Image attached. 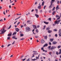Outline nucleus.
Segmentation results:
<instances>
[{
  "instance_id": "a878e982",
  "label": "nucleus",
  "mask_w": 61,
  "mask_h": 61,
  "mask_svg": "<svg viewBox=\"0 0 61 61\" xmlns=\"http://www.w3.org/2000/svg\"><path fill=\"white\" fill-rule=\"evenodd\" d=\"M37 59H32L31 60H32V61H35V60H36Z\"/></svg>"
},
{
  "instance_id": "6ab92c4d",
  "label": "nucleus",
  "mask_w": 61,
  "mask_h": 61,
  "mask_svg": "<svg viewBox=\"0 0 61 61\" xmlns=\"http://www.w3.org/2000/svg\"><path fill=\"white\" fill-rule=\"evenodd\" d=\"M50 40L51 42H52L54 40V39H50Z\"/></svg>"
},
{
  "instance_id": "9d476101",
  "label": "nucleus",
  "mask_w": 61,
  "mask_h": 61,
  "mask_svg": "<svg viewBox=\"0 0 61 61\" xmlns=\"http://www.w3.org/2000/svg\"><path fill=\"white\" fill-rule=\"evenodd\" d=\"M52 31L51 30H49L48 31V33H49L50 34V33H52Z\"/></svg>"
},
{
  "instance_id": "bf43d9fd",
  "label": "nucleus",
  "mask_w": 61,
  "mask_h": 61,
  "mask_svg": "<svg viewBox=\"0 0 61 61\" xmlns=\"http://www.w3.org/2000/svg\"><path fill=\"white\" fill-rule=\"evenodd\" d=\"M55 25H56V24L55 23L53 24V25L54 26H55Z\"/></svg>"
},
{
  "instance_id": "603ef678",
  "label": "nucleus",
  "mask_w": 61,
  "mask_h": 61,
  "mask_svg": "<svg viewBox=\"0 0 61 61\" xmlns=\"http://www.w3.org/2000/svg\"><path fill=\"white\" fill-rule=\"evenodd\" d=\"M9 7L10 8H11V5H9Z\"/></svg>"
},
{
  "instance_id": "680f3d73",
  "label": "nucleus",
  "mask_w": 61,
  "mask_h": 61,
  "mask_svg": "<svg viewBox=\"0 0 61 61\" xmlns=\"http://www.w3.org/2000/svg\"><path fill=\"white\" fill-rule=\"evenodd\" d=\"M34 11V9H33L31 11V12H33Z\"/></svg>"
},
{
  "instance_id": "774afa93",
  "label": "nucleus",
  "mask_w": 61,
  "mask_h": 61,
  "mask_svg": "<svg viewBox=\"0 0 61 61\" xmlns=\"http://www.w3.org/2000/svg\"><path fill=\"white\" fill-rule=\"evenodd\" d=\"M57 59H56L55 60V61H57Z\"/></svg>"
},
{
  "instance_id": "c9c22d12",
  "label": "nucleus",
  "mask_w": 61,
  "mask_h": 61,
  "mask_svg": "<svg viewBox=\"0 0 61 61\" xmlns=\"http://www.w3.org/2000/svg\"><path fill=\"white\" fill-rule=\"evenodd\" d=\"M46 28V26H44V27L43 28V29H45V28Z\"/></svg>"
},
{
  "instance_id": "8fccbe9b",
  "label": "nucleus",
  "mask_w": 61,
  "mask_h": 61,
  "mask_svg": "<svg viewBox=\"0 0 61 61\" xmlns=\"http://www.w3.org/2000/svg\"><path fill=\"white\" fill-rule=\"evenodd\" d=\"M26 59V58H25L24 59H22V61H25V59Z\"/></svg>"
},
{
  "instance_id": "b1692460",
  "label": "nucleus",
  "mask_w": 61,
  "mask_h": 61,
  "mask_svg": "<svg viewBox=\"0 0 61 61\" xmlns=\"http://www.w3.org/2000/svg\"><path fill=\"white\" fill-rule=\"evenodd\" d=\"M11 25H10L9 27L8 28V29H10V28L11 27Z\"/></svg>"
},
{
  "instance_id": "f03ea898",
  "label": "nucleus",
  "mask_w": 61,
  "mask_h": 61,
  "mask_svg": "<svg viewBox=\"0 0 61 61\" xmlns=\"http://www.w3.org/2000/svg\"><path fill=\"white\" fill-rule=\"evenodd\" d=\"M26 32H29L30 31V29L28 27H27L26 28Z\"/></svg>"
},
{
  "instance_id": "393cba45",
  "label": "nucleus",
  "mask_w": 61,
  "mask_h": 61,
  "mask_svg": "<svg viewBox=\"0 0 61 61\" xmlns=\"http://www.w3.org/2000/svg\"><path fill=\"white\" fill-rule=\"evenodd\" d=\"M49 9H50V8H52V6L51 5H50L49 7Z\"/></svg>"
},
{
  "instance_id": "2f4dec72",
  "label": "nucleus",
  "mask_w": 61,
  "mask_h": 61,
  "mask_svg": "<svg viewBox=\"0 0 61 61\" xmlns=\"http://www.w3.org/2000/svg\"><path fill=\"white\" fill-rule=\"evenodd\" d=\"M10 37H8L7 38V39H8V40H9V39H10Z\"/></svg>"
},
{
  "instance_id": "13d9d810",
  "label": "nucleus",
  "mask_w": 61,
  "mask_h": 61,
  "mask_svg": "<svg viewBox=\"0 0 61 61\" xmlns=\"http://www.w3.org/2000/svg\"><path fill=\"white\" fill-rule=\"evenodd\" d=\"M24 39L22 38V39H20V40H24Z\"/></svg>"
},
{
  "instance_id": "a18cd8bd",
  "label": "nucleus",
  "mask_w": 61,
  "mask_h": 61,
  "mask_svg": "<svg viewBox=\"0 0 61 61\" xmlns=\"http://www.w3.org/2000/svg\"><path fill=\"white\" fill-rule=\"evenodd\" d=\"M56 55H58V52L56 51Z\"/></svg>"
},
{
  "instance_id": "6e6552de",
  "label": "nucleus",
  "mask_w": 61,
  "mask_h": 61,
  "mask_svg": "<svg viewBox=\"0 0 61 61\" xmlns=\"http://www.w3.org/2000/svg\"><path fill=\"white\" fill-rule=\"evenodd\" d=\"M12 38L15 39H17V38H15V36L12 37Z\"/></svg>"
},
{
  "instance_id": "864d4df0",
  "label": "nucleus",
  "mask_w": 61,
  "mask_h": 61,
  "mask_svg": "<svg viewBox=\"0 0 61 61\" xmlns=\"http://www.w3.org/2000/svg\"><path fill=\"white\" fill-rule=\"evenodd\" d=\"M51 5L52 6V4H53V3L52 2H51Z\"/></svg>"
},
{
  "instance_id": "f8f14e48",
  "label": "nucleus",
  "mask_w": 61,
  "mask_h": 61,
  "mask_svg": "<svg viewBox=\"0 0 61 61\" xmlns=\"http://www.w3.org/2000/svg\"><path fill=\"white\" fill-rule=\"evenodd\" d=\"M35 15L36 17H37V18H38L39 17V15H38L36 14H35Z\"/></svg>"
},
{
  "instance_id": "69168bd1",
  "label": "nucleus",
  "mask_w": 61,
  "mask_h": 61,
  "mask_svg": "<svg viewBox=\"0 0 61 61\" xmlns=\"http://www.w3.org/2000/svg\"><path fill=\"white\" fill-rule=\"evenodd\" d=\"M59 36H60V37L61 36V35H60V33H59Z\"/></svg>"
},
{
  "instance_id": "4d7b16f0",
  "label": "nucleus",
  "mask_w": 61,
  "mask_h": 61,
  "mask_svg": "<svg viewBox=\"0 0 61 61\" xmlns=\"http://www.w3.org/2000/svg\"><path fill=\"white\" fill-rule=\"evenodd\" d=\"M20 26L21 27V28H22V27H23V25H21Z\"/></svg>"
},
{
  "instance_id": "09e8293b",
  "label": "nucleus",
  "mask_w": 61,
  "mask_h": 61,
  "mask_svg": "<svg viewBox=\"0 0 61 61\" xmlns=\"http://www.w3.org/2000/svg\"><path fill=\"white\" fill-rule=\"evenodd\" d=\"M60 31H61V29L59 30V33H60Z\"/></svg>"
},
{
  "instance_id": "e433bc0d",
  "label": "nucleus",
  "mask_w": 61,
  "mask_h": 61,
  "mask_svg": "<svg viewBox=\"0 0 61 61\" xmlns=\"http://www.w3.org/2000/svg\"><path fill=\"white\" fill-rule=\"evenodd\" d=\"M49 20L50 21H51V18H49Z\"/></svg>"
},
{
  "instance_id": "0e129e2a",
  "label": "nucleus",
  "mask_w": 61,
  "mask_h": 61,
  "mask_svg": "<svg viewBox=\"0 0 61 61\" xmlns=\"http://www.w3.org/2000/svg\"><path fill=\"white\" fill-rule=\"evenodd\" d=\"M41 49L42 50H43V49H44V47H42L41 48Z\"/></svg>"
},
{
  "instance_id": "9b49d317",
  "label": "nucleus",
  "mask_w": 61,
  "mask_h": 61,
  "mask_svg": "<svg viewBox=\"0 0 61 61\" xmlns=\"http://www.w3.org/2000/svg\"><path fill=\"white\" fill-rule=\"evenodd\" d=\"M16 29V32H19V29L18 28H16L15 29Z\"/></svg>"
},
{
  "instance_id": "aec40b11",
  "label": "nucleus",
  "mask_w": 61,
  "mask_h": 61,
  "mask_svg": "<svg viewBox=\"0 0 61 61\" xmlns=\"http://www.w3.org/2000/svg\"><path fill=\"white\" fill-rule=\"evenodd\" d=\"M55 0H51V2L53 3L55 2Z\"/></svg>"
},
{
  "instance_id": "412c9836",
  "label": "nucleus",
  "mask_w": 61,
  "mask_h": 61,
  "mask_svg": "<svg viewBox=\"0 0 61 61\" xmlns=\"http://www.w3.org/2000/svg\"><path fill=\"white\" fill-rule=\"evenodd\" d=\"M16 33H17L15 31L14 33H13L12 36H13V35H16Z\"/></svg>"
},
{
  "instance_id": "a211bd4d",
  "label": "nucleus",
  "mask_w": 61,
  "mask_h": 61,
  "mask_svg": "<svg viewBox=\"0 0 61 61\" xmlns=\"http://www.w3.org/2000/svg\"><path fill=\"white\" fill-rule=\"evenodd\" d=\"M58 6H59V5H57L56 8V9H59L60 8L58 7Z\"/></svg>"
},
{
  "instance_id": "c756f323",
  "label": "nucleus",
  "mask_w": 61,
  "mask_h": 61,
  "mask_svg": "<svg viewBox=\"0 0 61 61\" xmlns=\"http://www.w3.org/2000/svg\"><path fill=\"white\" fill-rule=\"evenodd\" d=\"M20 17L17 18L16 19H15V20H17V19H19L20 17Z\"/></svg>"
},
{
  "instance_id": "49530a36",
  "label": "nucleus",
  "mask_w": 61,
  "mask_h": 61,
  "mask_svg": "<svg viewBox=\"0 0 61 61\" xmlns=\"http://www.w3.org/2000/svg\"><path fill=\"white\" fill-rule=\"evenodd\" d=\"M55 36L56 37H57V34H55Z\"/></svg>"
},
{
  "instance_id": "f704fd0d",
  "label": "nucleus",
  "mask_w": 61,
  "mask_h": 61,
  "mask_svg": "<svg viewBox=\"0 0 61 61\" xmlns=\"http://www.w3.org/2000/svg\"><path fill=\"white\" fill-rule=\"evenodd\" d=\"M36 31L37 33H38V30H37V29H36Z\"/></svg>"
},
{
  "instance_id": "f257e3e1",
  "label": "nucleus",
  "mask_w": 61,
  "mask_h": 61,
  "mask_svg": "<svg viewBox=\"0 0 61 61\" xmlns=\"http://www.w3.org/2000/svg\"><path fill=\"white\" fill-rule=\"evenodd\" d=\"M5 26H4V27L2 29H1L0 30V32H1V33H0V34H5V33L6 31V30H5Z\"/></svg>"
},
{
  "instance_id": "58836bf2",
  "label": "nucleus",
  "mask_w": 61,
  "mask_h": 61,
  "mask_svg": "<svg viewBox=\"0 0 61 61\" xmlns=\"http://www.w3.org/2000/svg\"><path fill=\"white\" fill-rule=\"evenodd\" d=\"M11 45V44H8L7 46V47H8L9 46H10Z\"/></svg>"
},
{
  "instance_id": "e2e57ef3",
  "label": "nucleus",
  "mask_w": 61,
  "mask_h": 61,
  "mask_svg": "<svg viewBox=\"0 0 61 61\" xmlns=\"http://www.w3.org/2000/svg\"><path fill=\"white\" fill-rule=\"evenodd\" d=\"M0 21L2 22L3 21V20L2 19H1V20H0Z\"/></svg>"
},
{
  "instance_id": "7ed1b4c3",
  "label": "nucleus",
  "mask_w": 61,
  "mask_h": 61,
  "mask_svg": "<svg viewBox=\"0 0 61 61\" xmlns=\"http://www.w3.org/2000/svg\"><path fill=\"white\" fill-rule=\"evenodd\" d=\"M61 21V20H59L58 21L57 20H56L55 22V24H59L60 22Z\"/></svg>"
},
{
  "instance_id": "c03bdc74",
  "label": "nucleus",
  "mask_w": 61,
  "mask_h": 61,
  "mask_svg": "<svg viewBox=\"0 0 61 61\" xmlns=\"http://www.w3.org/2000/svg\"><path fill=\"white\" fill-rule=\"evenodd\" d=\"M15 43V41H14L13 43H12V45H13Z\"/></svg>"
},
{
  "instance_id": "ddd939ff",
  "label": "nucleus",
  "mask_w": 61,
  "mask_h": 61,
  "mask_svg": "<svg viewBox=\"0 0 61 61\" xmlns=\"http://www.w3.org/2000/svg\"><path fill=\"white\" fill-rule=\"evenodd\" d=\"M8 36H12V33L10 32V34H9L7 35Z\"/></svg>"
},
{
  "instance_id": "5fc2aeb1",
  "label": "nucleus",
  "mask_w": 61,
  "mask_h": 61,
  "mask_svg": "<svg viewBox=\"0 0 61 61\" xmlns=\"http://www.w3.org/2000/svg\"><path fill=\"white\" fill-rule=\"evenodd\" d=\"M24 56L23 55L22 56H21L20 58H23V57Z\"/></svg>"
},
{
  "instance_id": "dca6fc26",
  "label": "nucleus",
  "mask_w": 61,
  "mask_h": 61,
  "mask_svg": "<svg viewBox=\"0 0 61 61\" xmlns=\"http://www.w3.org/2000/svg\"><path fill=\"white\" fill-rule=\"evenodd\" d=\"M48 45V44L47 43L46 44L43 46V47H45V46H47Z\"/></svg>"
},
{
  "instance_id": "79ce46f5",
  "label": "nucleus",
  "mask_w": 61,
  "mask_h": 61,
  "mask_svg": "<svg viewBox=\"0 0 61 61\" xmlns=\"http://www.w3.org/2000/svg\"><path fill=\"white\" fill-rule=\"evenodd\" d=\"M55 7H54L52 9V10H55Z\"/></svg>"
},
{
  "instance_id": "20e7f679",
  "label": "nucleus",
  "mask_w": 61,
  "mask_h": 61,
  "mask_svg": "<svg viewBox=\"0 0 61 61\" xmlns=\"http://www.w3.org/2000/svg\"><path fill=\"white\" fill-rule=\"evenodd\" d=\"M56 48V47L55 46H52L50 49L51 50L53 51V49H55Z\"/></svg>"
},
{
  "instance_id": "0eeeda50",
  "label": "nucleus",
  "mask_w": 61,
  "mask_h": 61,
  "mask_svg": "<svg viewBox=\"0 0 61 61\" xmlns=\"http://www.w3.org/2000/svg\"><path fill=\"white\" fill-rule=\"evenodd\" d=\"M32 26H33V27L34 28V29H36L37 28H36V26L35 25H33Z\"/></svg>"
},
{
  "instance_id": "f3484780",
  "label": "nucleus",
  "mask_w": 61,
  "mask_h": 61,
  "mask_svg": "<svg viewBox=\"0 0 61 61\" xmlns=\"http://www.w3.org/2000/svg\"><path fill=\"white\" fill-rule=\"evenodd\" d=\"M45 2H44V1H43L42 3V6H44V3Z\"/></svg>"
},
{
  "instance_id": "4468645a",
  "label": "nucleus",
  "mask_w": 61,
  "mask_h": 61,
  "mask_svg": "<svg viewBox=\"0 0 61 61\" xmlns=\"http://www.w3.org/2000/svg\"><path fill=\"white\" fill-rule=\"evenodd\" d=\"M44 23L45 24H46V25H48L49 23V22H47L46 21H44Z\"/></svg>"
},
{
  "instance_id": "7c9ffc66",
  "label": "nucleus",
  "mask_w": 61,
  "mask_h": 61,
  "mask_svg": "<svg viewBox=\"0 0 61 61\" xmlns=\"http://www.w3.org/2000/svg\"><path fill=\"white\" fill-rule=\"evenodd\" d=\"M20 35L21 36H24V35L23 34H21Z\"/></svg>"
},
{
  "instance_id": "cd10ccee",
  "label": "nucleus",
  "mask_w": 61,
  "mask_h": 61,
  "mask_svg": "<svg viewBox=\"0 0 61 61\" xmlns=\"http://www.w3.org/2000/svg\"><path fill=\"white\" fill-rule=\"evenodd\" d=\"M53 30L54 31H55V32H56V31H57V30L56 29H54Z\"/></svg>"
},
{
  "instance_id": "6e6d98bb",
  "label": "nucleus",
  "mask_w": 61,
  "mask_h": 61,
  "mask_svg": "<svg viewBox=\"0 0 61 61\" xmlns=\"http://www.w3.org/2000/svg\"><path fill=\"white\" fill-rule=\"evenodd\" d=\"M49 45H51V42H49Z\"/></svg>"
},
{
  "instance_id": "4c0bfd02",
  "label": "nucleus",
  "mask_w": 61,
  "mask_h": 61,
  "mask_svg": "<svg viewBox=\"0 0 61 61\" xmlns=\"http://www.w3.org/2000/svg\"><path fill=\"white\" fill-rule=\"evenodd\" d=\"M61 47V46H58V48H60Z\"/></svg>"
},
{
  "instance_id": "338daca9",
  "label": "nucleus",
  "mask_w": 61,
  "mask_h": 61,
  "mask_svg": "<svg viewBox=\"0 0 61 61\" xmlns=\"http://www.w3.org/2000/svg\"><path fill=\"white\" fill-rule=\"evenodd\" d=\"M37 4V2H35V5H36Z\"/></svg>"
},
{
  "instance_id": "37998d69",
  "label": "nucleus",
  "mask_w": 61,
  "mask_h": 61,
  "mask_svg": "<svg viewBox=\"0 0 61 61\" xmlns=\"http://www.w3.org/2000/svg\"><path fill=\"white\" fill-rule=\"evenodd\" d=\"M51 46H49L48 47V48L49 49H50V48H51Z\"/></svg>"
},
{
  "instance_id": "3c124183",
  "label": "nucleus",
  "mask_w": 61,
  "mask_h": 61,
  "mask_svg": "<svg viewBox=\"0 0 61 61\" xmlns=\"http://www.w3.org/2000/svg\"><path fill=\"white\" fill-rule=\"evenodd\" d=\"M20 22H19L17 24V25H18L19 24H20Z\"/></svg>"
},
{
  "instance_id": "2eb2a0df",
  "label": "nucleus",
  "mask_w": 61,
  "mask_h": 61,
  "mask_svg": "<svg viewBox=\"0 0 61 61\" xmlns=\"http://www.w3.org/2000/svg\"><path fill=\"white\" fill-rule=\"evenodd\" d=\"M39 9H40L41 8V5H39L38 7Z\"/></svg>"
},
{
  "instance_id": "c85d7f7f",
  "label": "nucleus",
  "mask_w": 61,
  "mask_h": 61,
  "mask_svg": "<svg viewBox=\"0 0 61 61\" xmlns=\"http://www.w3.org/2000/svg\"><path fill=\"white\" fill-rule=\"evenodd\" d=\"M59 16L58 15H56V17H59Z\"/></svg>"
},
{
  "instance_id": "4be33fe9",
  "label": "nucleus",
  "mask_w": 61,
  "mask_h": 61,
  "mask_svg": "<svg viewBox=\"0 0 61 61\" xmlns=\"http://www.w3.org/2000/svg\"><path fill=\"white\" fill-rule=\"evenodd\" d=\"M50 29V28H49V27L47 28L46 29V30H48L49 31V30Z\"/></svg>"
},
{
  "instance_id": "39448f33",
  "label": "nucleus",
  "mask_w": 61,
  "mask_h": 61,
  "mask_svg": "<svg viewBox=\"0 0 61 61\" xmlns=\"http://www.w3.org/2000/svg\"><path fill=\"white\" fill-rule=\"evenodd\" d=\"M41 43L42 44H43V43H45V41H44L43 39H41Z\"/></svg>"
},
{
  "instance_id": "72a5a7b5",
  "label": "nucleus",
  "mask_w": 61,
  "mask_h": 61,
  "mask_svg": "<svg viewBox=\"0 0 61 61\" xmlns=\"http://www.w3.org/2000/svg\"><path fill=\"white\" fill-rule=\"evenodd\" d=\"M46 5L44 6L43 8L44 9H45V8H46Z\"/></svg>"
},
{
  "instance_id": "423d86ee",
  "label": "nucleus",
  "mask_w": 61,
  "mask_h": 61,
  "mask_svg": "<svg viewBox=\"0 0 61 61\" xmlns=\"http://www.w3.org/2000/svg\"><path fill=\"white\" fill-rule=\"evenodd\" d=\"M57 43V42L55 41H53L52 44L53 45H55V44H56Z\"/></svg>"
},
{
  "instance_id": "052dcab7",
  "label": "nucleus",
  "mask_w": 61,
  "mask_h": 61,
  "mask_svg": "<svg viewBox=\"0 0 61 61\" xmlns=\"http://www.w3.org/2000/svg\"><path fill=\"white\" fill-rule=\"evenodd\" d=\"M59 1H57V4H59Z\"/></svg>"
},
{
  "instance_id": "1a4fd4ad",
  "label": "nucleus",
  "mask_w": 61,
  "mask_h": 61,
  "mask_svg": "<svg viewBox=\"0 0 61 61\" xmlns=\"http://www.w3.org/2000/svg\"><path fill=\"white\" fill-rule=\"evenodd\" d=\"M43 37H44L45 39H46L47 38V36H43Z\"/></svg>"
},
{
  "instance_id": "5701e85b",
  "label": "nucleus",
  "mask_w": 61,
  "mask_h": 61,
  "mask_svg": "<svg viewBox=\"0 0 61 61\" xmlns=\"http://www.w3.org/2000/svg\"><path fill=\"white\" fill-rule=\"evenodd\" d=\"M56 13V11H53L52 13V15H54Z\"/></svg>"
},
{
  "instance_id": "473e14b6",
  "label": "nucleus",
  "mask_w": 61,
  "mask_h": 61,
  "mask_svg": "<svg viewBox=\"0 0 61 61\" xmlns=\"http://www.w3.org/2000/svg\"><path fill=\"white\" fill-rule=\"evenodd\" d=\"M35 38H38V36H35Z\"/></svg>"
},
{
  "instance_id": "bb28decb",
  "label": "nucleus",
  "mask_w": 61,
  "mask_h": 61,
  "mask_svg": "<svg viewBox=\"0 0 61 61\" xmlns=\"http://www.w3.org/2000/svg\"><path fill=\"white\" fill-rule=\"evenodd\" d=\"M31 59L29 58L28 59H27V61H30V60Z\"/></svg>"
},
{
  "instance_id": "a19ab883",
  "label": "nucleus",
  "mask_w": 61,
  "mask_h": 61,
  "mask_svg": "<svg viewBox=\"0 0 61 61\" xmlns=\"http://www.w3.org/2000/svg\"><path fill=\"white\" fill-rule=\"evenodd\" d=\"M60 17H59L58 18H57L56 19V20H59V19H60Z\"/></svg>"
},
{
  "instance_id": "ea45409f",
  "label": "nucleus",
  "mask_w": 61,
  "mask_h": 61,
  "mask_svg": "<svg viewBox=\"0 0 61 61\" xmlns=\"http://www.w3.org/2000/svg\"><path fill=\"white\" fill-rule=\"evenodd\" d=\"M30 20H28L27 21V23H29V22H30Z\"/></svg>"
},
{
  "instance_id": "de8ad7c7",
  "label": "nucleus",
  "mask_w": 61,
  "mask_h": 61,
  "mask_svg": "<svg viewBox=\"0 0 61 61\" xmlns=\"http://www.w3.org/2000/svg\"><path fill=\"white\" fill-rule=\"evenodd\" d=\"M33 53H36L37 52L36 51H33Z\"/></svg>"
}]
</instances>
